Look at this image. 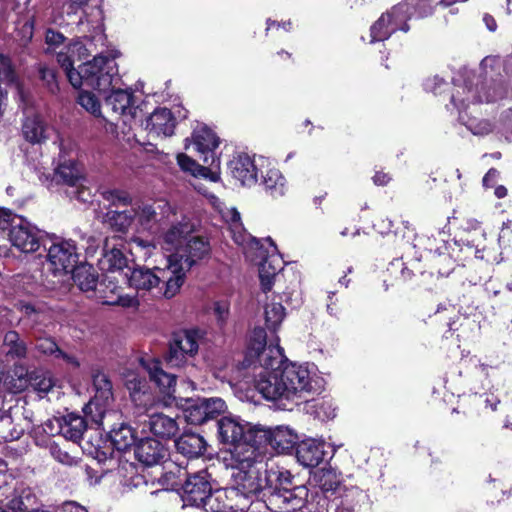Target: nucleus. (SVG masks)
I'll list each match as a JSON object with an SVG mask.
<instances>
[{
	"label": "nucleus",
	"mask_w": 512,
	"mask_h": 512,
	"mask_svg": "<svg viewBox=\"0 0 512 512\" xmlns=\"http://www.w3.org/2000/svg\"><path fill=\"white\" fill-rule=\"evenodd\" d=\"M279 338L273 336L267 345L263 328L253 331L250 345L238 370L241 381L254 388L270 401L299 403L311 393L312 376L308 367L284 363Z\"/></svg>",
	"instance_id": "f257e3e1"
},
{
	"label": "nucleus",
	"mask_w": 512,
	"mask_h": 512,
	"mask_svg": "<svg viewBox=\"0 0 512 512\" xmlns=\"http://www.w3.org/2000/svg\"><path fill=\"white\" fill-rule=\"evenodd\" d=\"M224 463L232 469L231 494L244 501L269 493L277 478L285 480L288 477L287 470L269 465L257 446H238L229 450Z\"/></svg>",
	"instance_id": "f03ea898"
},
{
	"label": "nucleus",
	"mask_w": 512,
	"mask_h": 512,
	"mask_svg": "<svg viewBox=\"0 0 512 512\" xmlns=\"http://www.w3.org/2000/svg\"><path fill=\"white\" fill-rule=\"evenodd\" d=\"M194 225L183 216L162 234L161 247L171 252L167 262L173 272H183L185 276L193 265L210 254L211 247L208 240L201 236H191Z\"/></svg>",
	"instance_id": "7ed1b4c3"
},
{
	"label": "nucleus",
	"mask_w": 512,
	"mask_h": 512,
	"mask_svg": "<svg viewBox=\"0 0 512 512\" xmlns=\"http://www.w3.org/2000/svg\"><path fill=\"white\" fill-rule=\"evenodd\" d=\"M128 285L138 292H151L155 297L170 299L174 297L184 283L183 272H173L168 264L166 268L153 269L137 266L124 272Z\"/></svg>",
	"instance_id": "20e7f679"
},
{
	"label": "nucleus",
	"mask_w": 512,
	"mask_h": 512,
	"mask_svg": "<svg viewBox=\"0 0 512 512\" xmlns=\"http://www.w3.org/2000/svg\"><path fill=\"white\" fill-rule=\"evenodd\" d=\"M70 84L77 89L87 88L106 94L122 84L118 65L113 57L99 54L68 74Z\"/></svg>",
	"instance_id": "39448f33"
},
{
	"label": "nucleus",
	"mask_w": 512,
	"mask_h": 512,
	"mask_svg": "<svg viewBox=\"0 0 512 512\" xmlns=\"http://www.w3.org/2000/svg\"><path fill=\"white\" fill-rule=\"evenodd\" d=\"M0 237H7L12 246L24 253H32L46 246L44 232L29 221L9 212L0 213Z\"/></svg>",
	"instance_id": "423d86ee"
},
{
	"label": "nucleus",
	"mask_w": 512,
	"mask_h": 512,
	"mask_svg": "<svg viewBox=\"0 0 512 512\" xmlns=\"http://www.w3.org/2000/svg\"><path fill=\"white\" fill-rule=\"evenodd\" d=\"M277 478L269 492V504L274 512H294L307 506H314L309 499V490L304 485L292 486V475ZM313 509V507H311Z\"/></svg>",
	"instance_id": "0eeeda50"
},
{
	"label": "nucleus",
	"mask_w": 512,
	"mask_h": 512,
	"mask_svg": "<svg viewBox=\"0 0 512 512\" xmlns=\"http://www.w3.org/2000/svg\"><path fill=\"white\" fill-rule=\"evenodd\" d=\"M498 93L486 91L482 93L479 90V78L474 72L464 69L459 78L454 82V89L450 95L451 103L457 108H466L469 104L495 101Z\"/></svg>",
	"instance_id": "6e6552de"
},
{
	"label": "nucleus",
	"mask_w": 512,
	"mask_h": 512,
	"mask_svg": "<svg viewBox=\"0 0 512 512\" xmlns=\"http://www.w3.org/2000/svg\"><path fill=\"white\" fill-rule=\"evenodd\" d=\"M272 246V251L267 252L263 250L262 246H260V242L257 239H252L251 250L255 249V255L251 254L250 251H247V256L252 260L261 259L259 262V278L261 282V287L264 292H268L271 290L274 281H278L280 279L279 272L283 270L284 261L277 253V248L271 238L267 239Z\"/></svg>",
	"instance_id": "1a4fd4ad"
},
{
	"label": "nucleus",
	"mask_w": 512,
	"mask_h": 512,
	"mask_svg": "<svg viewBox=\"0 0 512 512\" xmlns=\"http://www.w3.org/2000/svg\"><path fill=\"white\" fill-rule=\"evenodd\" d=\"M205 331L201 329H187L174 334L170 343L166 362L172 367H181L187 357H194L199 346L205 339Z\"/></svg>",
	"instance_id": "9d476101"
},
{
	"label": "nucleus",
	"mask_w": 512,
	"mask_h": 512,
	"mask_svg": "<svg viewBox=\"0 0 512 512\" xmlns=\"http://www.w3.org/2000/svg\"><path fill=\"white\" fill-rule=\"evenodd\" d=\"M218 438L222 443L231 445V450L238 446L260 448L261 445V441H257L255 437V430H252L248 423L233 416L222 417L218 421Z\"/></svg>",
	"instance_id": "9b49d317"
},
{
	"label": "nucleus",
	"mask_w": 512,
	"mask_h": 512,
	"mask_svg": "<svg viewBox=\"0 0 512 512\" xmlns=\"http://www.w3.org/2000/svg\"><path fill=\"white\" fill-rule=\"evenodd\" d=\"M227 410L225 401L220 397L187 399L184 417L189 424L202 425L215 420Z\"/></svg>",
	"instance_id": "f8f14e48"
},
{
	"label": "nucleus",
	"mask_w": 512,
	"mask_h": 512,
	"mask_svg": "<svg viewBox=\"0 0 512 512\" xmlns=\"http://www.w3.org/2000/svg\"><path fill=\"white\" fill-rule=\"evenodd\" d=\"M135 216L143 229L156 233L163 224L171 222L176 213L167 200L157 199L138 206Z\"/></svg>",
	"instance_id": "ddd939ff"
},
{
	"label": "nucleus",
	"mask_w": 512,
	"mask_h": 512,
	"mask_svg": "<svg viewBox=\"0 0 512 512\" xmlns=\"http://www.w3.org/2000/svg\"><path fill=\"white\" fill-rule=\"evenodd\" d=\"M316 477L318 490L311 495V503H315V508H309V512H324L328 510L332 498L346 485L341 484L339 476L331 469L322 470Z\"/></svg>",
	"instance_id": "4468645a"
},
{
	"label": "nucleus",
	"mask_w": 512,
	"mask_h": 512,
	"mask_svg": "<svg viewBox=\"0 0 512 512\" xmlns=\"http://www.w3.org/2000/svg\"><path fill=\"white\" fill-rule=\"evenodd\" d=\"M371 506L369 495L356 486H346L332 498L328 509L333 512H365Z\"/></svg>",
	"instance_id": "2eb2a0df"
},
{
	"label": "nucleus",
	"mask_w": 512,
	"mask_h": 512,
	"mask_svg": "<svg viewBox=\"0 0 512 512\" xmlns=\"http://www.w3.org/2000/svg\"><path fill=\"white\" fill-rule=\"evenodd\" d=\"M181 489L184 503L196 507H202L212 491L208 474L205 471L187 476Z\"/></svg>",
	"instance_id": "dca6fc26"
},
{
	"label": "nucleus",
	"mask_w": 512,
	"mask_h": 512,
	"mask_svg": "<svg viewBox=\"0 0 512 512\" xmlns=\"http://www.w3.org/2000/svg\"><path fill=\"white\" fill-rule=\"evenodd\" d=\"M72 240H62L52 243L48 248L47 258L54 268V271L70 272L78 261L79 255Z\"/></svg>",
	"instance_id": "f3484780"
},
{
	"label": "nucleus",
	"mask_w": 512,
	"mask_h": 512,
	"mask_svg": "<svg viewBox=\"0 0 512 512\" xmlns=\"http://www.w3.org/2000/svg\"><path fill=\"white\" fill-rule=\"evenodd\" d=\"M105 105L116 116H125L134 118L136 116V107L133 104V92L129 88H121V84L110 89L105 96Z\"/></svg>",
	"instance_id": "a211bd4d"
},
{
	"label": "nucleus",
	"mask_w": 512,
	"mask_h": 512,
	"mask_svg": "<svg viewBox=\"0 0 512 512\" xmlns=\"http://www.w3.org/2000/svg\"><path fill=\"white\" fill-rule=\"evenodd\" d=\"M255 437L261 444L267 443L278 453L289 451L296 443L297 436L288 427L279 426L273 430L255 429Z\"/></svg>",
	"instance_id": "6ab92c4d"
},
{
	"label": "nucleus",
	"mask_w": 512,
	"mask_h": 512,
	"mask_svg": "<svg viewBox=\"0 0 512 512\" xmlns=\"http://www.w3.org/2000/svg\"><path fill=\"white\" fill-rule=\"evenodd\" d=\"M192 142L205 164L213 165L216 162L214 150L219 145V139L211 129L206 125H198L193 131Z\"/></svg>",
	"instance_id": "aec40b11"
},
{
	"label": "nucleus",
	"mask_w": 512,
	"mask_h": 512,
	"mask_svg": "<svg viewBox=\"0 0 512 512\" xmlns=\"http://www.w3.org/2000/svg\"><path fill=\"white\" fill-rule=\"evenodd\" d=\"M134 454L142 464L153 466L163 461L167 456V450L159 440L146 437L135 444Z\"/></svg>",
	"instance_id": "412c9836"
},
{
	"label": "nucleus",
	"mask_w": 512,
	"mask_h": 512,
	"mask_svg": "<svg viewBox=\"0 0 512 512\" xmlns=\"http://www.w3.org/2000/svg\"><path fill=\"white\" fill-rule=\"evenodd\" d=\"M141 365L148 372L150 379L159 387L160 391L172 397L175 392L176 375L162 369L161 363L153 358L141 359Z\"/></svg>",
	"instance_id": "4be33fe9"
},
{
	"label": "nucleus",
	"mask_w": 512,
	"mask_h": 512,
	"mask_svg": "<svg viewBox=\"0 0 512 512\" xmlns=\"http://www.w3.org/2000/svg\"><path fill=\"white\" fill-rule=\"evenodd\" d=\"M176 127V119L171 110L157 108L146 119L145 129L155 136H171Z\"/></svg>",
	"instance_id": "5701e85b"
},
{
	"label": "nucleus",
	"mask_w": 512,
	"mask_h": 512,
	"mask_svg": "<svg viewBox=\"0 0 512 512\" xmlns=\"http://www.w3.org/2000/svg\"><path fill=\"white\" fill-rule=\"evenodd\" d=\"M229 169L232 177L243 186L251 187L258 181L254 160L246 154L234 157L229 163Z\"/></svg>",
	"instance_id": "b1692460"
},
{
	"label": "nucleus",
	"mask_w": 512,
	"mask_h": 512,
	"mask_svg": "<svg viewBox=\"0 0 512 512\" xmlns=\"http://www.w3.org/2000/svg\"><path fill=\"white\" fill-rule=\"evenodd\" d=\"M1 348L10 361L20 362L29 356L28 343L16 330H8L3 334Z\"/></svg>",
	"instance_id": "393cba45"
},
{
	"label": "nucleus",
	"mask_w": 512,
	"mask_h": 512,
	"mask_svg": "<svg viewBox=\"0 0 512 512\" xmlns=\"http://www.w3.org/2000/svg\"><path fill=\"white\" fill-rule=\"evenodd\" d=\"M99 269L105 272H124L128 266V259L120 248L115 244H110V240L106 239L102 257L98 260Z\"/></svg>",
	"instance_id": "a878e982"
},
{
	"label": "nucleus",
	"mask_w": 512,
	"mask_h": 512,
	"mask_svg": "<svg viewBox=\"0 0 512 512\" xmlns=\"http://www.w3.org/2000/svg\"><path fill=\"white\" fill-rule=\"evenodd\" d=\"M296 456L304 467H316L324 460V443L315 439L303 440L297 446Z\"/></svg>",
	"instance_id": "bb28decb"
},
{
	"label": "nucleus",
	"mask_w": 512,
	"mask_h": 512,
	"mask_svg": "<svg viewBox=\"0 0 512 512\" xmlns=\"http://www.w3.org/2000/svg\"><path fill=\"white\" fill-rule=\"evenodd\" d=\"M233 497L235 494H231V488L217 489L211 491L202 507L206 512H238Z\"/></svg>",
	"instance_id": "cd10ccee"
},
{
	"label": "nucleus",
	"mask_w": 512,
	"mask_h": 512,
	"mask_svg": "<svg viewBox=\"0 0 512 512\" xmlns=\"http://www.w3.org/2000/svg\"><path fill=\"white\" fill-rule=\"evenodd\" d=\"M175 447L182 455L188 458H197L206 450V441L198 433L184 432L175 440Z\"/></svg>",
	"instance_id": "c85d7f7f"
},
{
	"label": "nucleus",
	"mask_w": 512,
	"mask_h": 512,
	"mask_svg": "<svg viewBox=\"0 0 512 512\" xmlns=\"http://www.w3.org/2000/svg\"><path fill=\"white\" fill-rule=\"evenodd\" d=\"M151 433L161 438H171L176 435L178 431L177 422L164 414H153L149 416L148 421L145 423Z\"/></svg>",
	"instance_id": "c756f323"
},
{
	"label": "nucleus",
	"mask_w": 512,
	"mask_h": 512,
	"mask_svg": "<svg viewBox=\"0 0 512 512\" xmlns=\"http://www.w3.org/2000/svg\"><path fill=\"white\" fill-rule=\"evenodd\" d=\"M38 507L39 500L34 491L29 487L17 490L14 497L7 503V508L12 512H28Z\"/></svg>",
	"instance_id": "7c9ffc66"
},
{
	"label": "nucleus",
	"mask_w": 512,
	"mask_h": 512,
	"mask_svg": "<svg viewBox=\"0 0 512 512\" xmlns=\"http://www.w3.org/2000/svg\"><path fill=\"white\" fill-rule=\"evenodd\" d=\"M59 428L60 433L66 439L78 442L86 431L87 425L83 417L71 413L63 417L62 422L59 423Z\"/></svg>",
	"instance_id": "2f4dec72"
},
{
	"label": "nucleus",
	"mask_w": 512,
	"mask_h": 512,
	"mask_svg": "<svg viewBox=\"0 0 512 512\" xmlns=\"http://www.w3.org/2000/svg\"><path fill=\"white\" fill-rule=\"evenodd\" d=\"M35 349L43 355L54 356L55 358L63 359L65 362L73 366H79V362L76 358L63 352L51 337L36 338Z\"/></svg>",
	"instance_id": "473e14b6"
},
{
	"label": "nucleus",
	"mask_w": 512,
	"mask_h": 512,
	"mask_svg": "<svg viewBox=\"0 0 512 512\" xmlns=\"http://www.w3.org/2000/svg\"><path fill=\"white\" fill-rule=\"evenodd\" d=\"M23 135L31 143H41L47 138V129L39 116L27 117L22 126Z\"/></svg>",
	"instance_id": "72a5a7b5"
},
{
	"label": "nucleus",
	"mask_w": 512,
	"mask_h": 512,
	"mask_svg": "<svg viewBox=\"0 0 512 512\" xmlns=\"http://www.w3.org/2000/svg\"><path fill=\"white\" fill-rule=\"evenodd\" d=\"M109 438L114 448L118 451H126L135 443V435L132 428L124 423L110 430Z\"/></svg>",
	"instance_id": "f704fd0d"
},
{
	"label": "nucleus",
	"mask_w": 512,
	"mask_h": 512,
	"mask_svg": "<svg viewBox=\"0 0 512 512\" xmlns=\"http://www.w3.org/2000/svg\"><path fill=\"white\" fill-rule=\"evenodd\" d=\"M407 4L404 2L398 3L394 5L390 10L386 11L384 14L388 16L390 25L393 30L396 32L398 30L403 32H408L410 30V26L408 21L411 19L410 14L408 12Z\"/></svg>",
	"instance_id": "c9c22d12"
},
{
	"label": "nucleus",
	"mask_w": 512,
	"mask_h": 512,
	"mask_svg": "<svg viewBox=\"0 0 512 512\" xmlns=\"http://www.w3.org/2000/svg\"><path fill=\"white\" fill-rule=\"evenodd\" d=\"M70 272H73V280L82 291L88 292L95 290L98 277L92 266L76 265Z\"/></svg>",
	"instance_id": "e433bc0d"
},
{
	"label": "nucleus",
	"mask_w": 512,
	"mask_h": 512,
	"mask_svg": "<svg viewBox=\"0 0 512 512\" xmlns=\"http://www.w3.org/2000/svg\"><path fill=\"white\" fill-rule=\"evenodd\" d=\"M261 184L272 197H279L285 193V178L278 169L267 170Z\"/></svg>",
	"instance_id": "4c0bfd02"
},
{
	"label": "nucleus",
	"mask_w": 512,
	"mask_h": 512,
	"mask_svg": "<svg viewBox=\"0 0 512 512\" xmlns=\"http://www.w3.org/2000/svg\"><path fill=\"white\" fill-rule=\"evenodd\" d=\"M164 472L158 478V482L165 486L166 489L176 490L182 486V477L186 476V471H183L180 467L174 463H169L163 467Z\"/></svg>",
	"instance_id": "58836bf2"
},
{
	"label": "nucleus",
	"mask_w": 512,
	"mask_h": 512,
	"mask_svg": "<svg viewBox=\"0 0 512 512\" xmlns=\"http://www.w3.org/2000/svg\"><path fill=\"white\" fill-rule=\"evenodd\" d=\"M236 507H238V512H274L269 504V493L254 496L245 501L237 499Z\"/></svg>",
	"instance_id": "ea45409f"
},
{
	"label": "nucleus",
	"mask_w": 512,
	"mask_h": 512,
	"mask_svg": "<svg viewBox=\"0 0 512 512\" xmlns=\"http://www.w3.org/2000/svg\"><path fill=\"white\" fill-rule=\"evenodd\" d=\"M286 316L285 308L280 302L266 304L264 309L265 324L271 333H275Z\"/></svg>",
	"instance_id": "a19ab883"
},
{
	"label": "nucleus",
	"mask_w": 512,
	"mask_h": 512,
	"mask_svg": "<svg viewBox=\"0 0 512 512\" xmlns=\"http://www.w3.org/2000/svg\"><path fill=\"white\" fill-rule=\"evenodd\" d=\"M224 217L230 224L234 241L237 244L244 245L248 241L252 243V239L255 238L244 231L243 225L241 223L240 213L235 208L229 209Z\"/></svg>",
	"instance_id": "79ce46f5"
},
{
	"label": "nucleus",
	"mask_w": 512,
	"mask_h": 512,
	"mask_svg": "<svg viewBox=\"0 0 512 512\" xmlns=\"http://www.w3.org/2000/svg\"><path fill=\"white\" fill-rule=\"evenodd\" d=\"M17 309L34 324L41 323L48 312L46 304L41 302H20L17 304Z\"/></svg>",
	"instance_id": "37998d69"
},
{
	"label": "nucleus",
	"mask_w": 512,
	"mask_h": 512,
	"mask_svg": "<svg viewBox=\"0 0 512 512\" xmlns=\"http://www.w3.org/2000/svg\"><path fill=\"white\" fill-rule=\"evenodd\" d=\"M81 48L82 44L80 42H70L56 53L57 62L64 69L67 77L70 71H77L73 68V55Z\"/></svg>",
	"instance_id": "c03bdc74"
},
{
	"label": "nucleus",
	"mask_w": 512,
	"mask_h": 512,
	"mask_svg": "<svg viewBox=\"0 0 512 512\" xmlns=\"http://www.w3.org/2000/svg\"><path fill=\"white\" fill-rule=\"evenodd\" d=\"M56 175L63 183L68 186L75 187L81 179L80 170L77 165L72 162H64L60 164L56 170Z\"/></svg>",
	"instance_id": "a18cd8bd"
},
{
	"label": "nucleus",
	"mask_w": 512,
	"mask_h": 512,
	"mask_svg": "<svg viewBox=\"0 0 512 512\" xmlns=\"http://www.w3.org/2000/svg\"><path fill=\"white\" fill-rule=\"evenodd\" d=\"M459 120L474 135L483 136L490 133L493 129V125L488 120L468 117L461 111L459 114Z\"/></svg>",
	"instance_id": "49530a36"
},
{
	"label": "nucleus",
	"mask_w": 512,
	"mask_h": 512,
	"mask_svg": "<svg viewBox=\"0 0 512 512\" xmlns=\"http://www.w3.org/2000/svg\"><path fill=\"white\" fill-rule=\"evenodd\" d=\"M371 42L377 41H385L387 40L395 31L390 25L388 16L384 13L379 17V19L371 26Z\"/></svg>",
	"instance_id": "de8ad7c7"
},
{
	"label": "nucleus",
	"mask_w": 512,
	"mask_h": 512,
	"mask_svg": "<svg viewBox=\"0 0 512 512\" xmlns=\"http://www.w3.org/2000/svg\"><path fill=\"white\" fill-rule=\"evenodd\" d=\"M0 80L11 85H15V88L20 96L23 98V93L20 85L16 82L17 76L11 61L8 57L0 54Z\"/></svg>",
	"instance_id": "09e8293b"
},
{
	"label": "nucleus",
	"mask_w": 512,
	"mask_h": 512,
	"mask_svg": "<svg viewBox=\"0 0 512 512\" xmlns=\"http://www.w3.org/2000/svg\"><path fill=\"white\" fill-rule=\"evenodd\" d=\"M31 386L43 396L52 390L55 386V381L49 372H36L31 377Z\"/></svg>",
	"instance_id": "8fccbe9b"
},
{
	"label": "nucleus",
	"mask_w": 512,
	"mask_h": 512,
	"mask_svg": "<svg viewBox=\"0 0 512 512\" xmlns=\"http://www.w3.org/2000/svg\"><path fill=\"white\" fill-rule=\"evenodd\" d=\"M81 89L77 100L79 105L95 117H100L101 104L98 98L92 92L84 90L83 88Z\"/></svg>",
	"instance_id": "3c124183"
},
{
	"label": "nucleus",
	"mask_w": 512,
	"mask_h": 512,
	"mask_svg": "<svg viewBox=\"0 0 512 512\" xmlns=\"http://www.w3.org/2000/svg\"><path fill=\"white\" fill-rule=\"evenodd\" d=\"M177 162L180 168L191 173L193 176L207 177L210 170L206 167L200 166L195 160L187 156L186 154L180 153L177 155Z\"/></svg>",
	"instance_id": "603ef678"
},
{
	"label": "nucleus",
	"mask_w": 512,
	"mask_h": 512,
	"mask_svg": "<svg viewBox=\"0 0 512 512\" xmlns=\"http://www.w3.org/2000/svg\"><path fill=\"white\" fill-rule=\"evenodd\" d=\"M404 4H407L408 12L412 18H425L433 13V6L430 0H406Z\"/></svg>",
	"instance_id": "864d4df0"
},
{
	"label": "nucleus",
	"mask_w": 512,
	"mask_h": 512,
	"mask_svg": "<svg viewBox=\"0 0 512 512\" xmlns=\"http://www.w3.org/2000/svg\"><path fill=\"white\" fill-rule=\"evenodd\" d=\"M17 492L15 478L0 469V504L10 500Z\"/></svg>",
	"instance_id": "5fc2aeb1"
},
{
	"label": "nucleus",
	"mask_w": 512,
	"mask_h": 512,
	"mask_svg": "<svg viewBox=\"0 0 512 512\" xmlns=\"http://www.w3.org/2000/svg\"><path fill=\"white\" fill-rule=\"evenodd\" d=\"M134 219H136L135 209L114 211L113 215L110 218V221L111 225L115 227L118 231H125L131 225Z\"/></svg>",
	"instance_id": "6e6d98bb"
},
{
	"label": "nucleus",
	"mask_w": 512,
	"mask_h": 512,
	"mask_svg": "<svg viewBox=\"0 0 512 512\" xmlns=\"http://www.w3.org/2000/svg\"><path fill=\"white\" fill-rule=\"evenodd\" d=\"M38 72L41 81L49 90V92L52 94H56L59 91V85L56 78L55 70L53 68L41 64L39 65Z\"/></svg>",
	"instance_id": "4d7b16f0"
},
{
	"label": "nucleus",
	"mask_w": 512,
	"mask_h": 512,
	"mask_svg": "<svg viewBox=\"0 0 512 512\" xmlns=\"http://www.w3.org/2000/svg\"><path fill=\"white\" fill-rule=\"evenodd\" d=\"M14 374L17 376V379H11L8 380V377L6 376L3 385L5 388L12 393H18L23 391L27 386V379L25 378V375L23 374V367L18 366L15 364L14 366Z\"/></svg>",
	"instance_id": "13d9d810"
},
{
	"label": "nucleus",
	"mask_w": 512,
	"mask_h": 512,
	"mask_svg": "<svg viewBox=\"0 0 512 512\" xmlns=\"http://www.w3.org/2000/svg\"><path fill=\"white\" fill-rule=\"evenodd\" d=\"M50 455L59 463L66 466L77 465L78 460L63 450L56 442H50L47 446Z\"/></svg>",
	"instance_id": "bf43d9fd"
},
{
	"label": "nucleus",
	"mask_w": 512,
	"mask_h": 512,
	"mask_svg": "<svg viewBox=\"0 0 512 512\" xmlns=\"http://www.w3.org/2000/svg\"><path fill=\"white\" fill-rule=\"evenodd\" d=\"M93 386L103 399H108L112 395V383L107 375L102 372L93 375Z\"/></svg>",
	"instance_id": "052dcab7"
},
{
	"label": "nucleus",
	"mask_w": 512,
	"mask_h": 512,
	"mask_svg": "<svg viewBox=\"0 0 512 512\" xmlns=\"http://www.w3.org/2000/svg\"><path fill=\"white\" fill-rule=\"evenodd\" d=\"M424 88L426 91L431 92L435 95H441L449 88V83L446 82L443 78L435 75L433 77H429L424 82Z\"/></svg>",
	"instance_id": "680f3d73"
},
{
	"label": "nucleus",
	"mask_w": 512,
	"mask_h": 512,
	"mask_svg": "<svg viewBox=\"0 0 512 512\" xmlns=\"http://www.w3.org/2000/svg\"><path fill=\"white\" fill-rule=\"evenodd\" d=\"M103 197L112 205L127 206L131 202V197L127 192L117 189L105 191Z\"/></svg>",
	"instance_id": "e2e57ef3"
},
{
	"label": "nucleus",
	"mask_w": 512,
	"mask_h": 512,
	"mask_svg": "<svg viewBox=\"0 0 512 512\" xmlns=\"http://www.w3.org/2000/svg\"><path fill=\"white\" fill-rule=\"evenodd\" d=\"M505 109L500 116V127L504 133L512 134V98L505 103Z\"/></svg>",
	"instance_id": "0e129e2a"
},
{
	"label": "nucleus",
	"mask_w": 512,
	"mask_h": 512,
	"mask_svg": "<svg viewBox=\"0 0 512 512\" xmlns=\"http://www.w3.org/2000/svg\"><path fill=\"white\" fill-rule=\"evenodd\" d=\"M388 270L392 274L399 271L400 277L404 281L411 279V277L413 276V271L411 269H409L407 266H405V264L400 259H396V260L392 261L390 263Z\"/></svg>",
	"instance_id": "69168bd1"
},
{
	"label": "nucleus",
	"mask_w": 512,
	"mask_h": 512,
	"mask_svg": "<svg viewBox=\"0 0 512 512\" xmlns=\"http://www.w3.org/2000/svg\"><path fill=\"white\" fill-rule=\"evenodd\" d=\"M46 43L49 46L58 47L65 41V37L62 33L48 29L45 37Z\"/></svg>",
	"instance_id": "338daca9"
},
{
	"label": "nucleus",
	"mask_w": 512,
	"mask_h": 512,
	"mask_svg": "<svg viewBox=\"0 0 512 512\" xmlns=\"http://www.w3.org/2000/svg\"><path fill=\"white\" fill-rule=\"evenodd\" d=\"M82 241L85 242L82 243L81 246L85 249L86 254L88 256H93L99 247L100 241L94 236L82 237Z\"/></svg>",
	"instance_id": "774afa93"
}]
</instances>
